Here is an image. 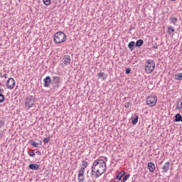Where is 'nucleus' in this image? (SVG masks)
Segmentation results:
<instances>
[{
    "label": "nucleus",
    "instance_id": "nucleus-24",
    "mask_svg": "<svg viewBox=\"0 0 182 182\" xmlns=\"http://www.w3.org/2000/svg\"><path fill=\"white\" fill-rule=\"evenodd\" d=\"M130 178V174L126 175L122 178V182H126Z\"/></svg>",
    "mask_w": 182,
    "mask_h": 182
},
{
    "label": "nucleus",
    "instance_id": "nucleus-6",
    "mask_svg": "<svg viewBox=\"0 0 182 182\" xmlns=\"http://www.w3.org/2000/svg\"><path fill=\"white\" fill-rule=\"evenodd\" d=\"M50 85H53V82L52 81V78L50 76H47L43 80V86L44 87H50Z\"/></svg>",
    "mask_w": 182,
    "mask_h": 182
},
{
    "label": "nucleus",
    "instance_id": "nucleus-1",
    "mask_svg": "<svg viewBox=\"0 0 182 182\" xmlns=\"http://www.w3.org/2000/svg\"><path fill=\"white\" fill-rule=\"evenodd\" d=\"M91 176L94 178H99L106 171V162L103 159H97L91 167Z\"/></svg>",
    "mask_w": 182,
    "mask_h": 182
},
{
    "label": "nucleus",
    "instance_id": "nucleus-20",
    "mask_svg": "<svg viewBox=\"0 0 182 182\" xmlns=\"http://www.w3.org/2000/svg\"><path fill=\"white\" fill-rule=\"evenodd\" d=\"M175 80H182V73L175 74Z\"/></svg>",
    "mask_w": 182,
    "mask_h": 182
},
{
    "label": "nucleus",
    "instance_id": "nucleus-28",
    "mask_svg": "<svg viewBox=\"0 0 182 182\" xmlns=\"http://www.w3.org/2000/svg\"><path fill=\"white\" fill-rule=\"evenodd\" d=\"M28 156H30V157H35L36 154H35V152L33 151H28Z\"/></svg>",
    "mask_w": 182,
    "mask_h": 182
},
{
    "label": "nucleus",
    "instance_id": "nucleus-23",
    "mask_svg": "<svg viewBox=\"0 0 182 182\" xmlns=\"http://www.w3.org/2000/svg\"><path fill=\"white\" fill-rule=\"evenodd\" d=\"M85 176V171L78 170V176L77 177H83Z\"/></svg>",
    "mask_w": 182,
    "mask_h": 182
},
{
    "label": "nucleus",
    "instance_id": "nucleus-42",
    "mask_svg": "<svg viewBox=\"0 0 182 182\" xmlns=\"http://www.w3.org/2000/svg\"><path fill=\"white\" fill-rule=\"evenodd\" d=\"M129 31H132V28H129Z\"/></svg>",
    "mask_w": 182,
    "mask_h": 182
},
{
    "label": "nucleus",
    "instance_id": "nucleus-3",
    "mask_svg": "<svg viewBox=\"0 0 182 182\" xmlns=\"http://www.w3.org/2000/svg\"><path fill=\"white\" fill-rule=\"evenodd\" d=\"M156 68V62L153 60H147L145 65L146 73H151Z\"/></svg>",
    "mask_w": 182,
    "mask_h": 182
},
{
    "label": "nucleus",
    "instance_id": "nucleus-43",
    "mask_svg": "<svg viewBox=\"0 0 182 182\" xmlns=\"http://www.w3.org/2000/svg\"><path fill=\"white\" fill-rule=\"evenodd\" d=\"M37 143H41V141H39L38 142H37Z\"/></svg>",
    "mask_w": 182,
    "mask_h": 182
},
{
    "label": "nucleus",
    "instance_id": "nucleus-9",
    "mask_svg": "<svg viewBox=\"0 0 182 182\" xmlns=\"http://www.w3.org/2000/svg\"><path fill=\"white\" fill-rule=\"evenodd\" d=\"M52 79L53 85L54 83V85H56L57 87H59L60 85V77L58 75H53Z\"/></svg>",
    "mask_w": 182,
    "mask_h": 182
},
{
    "label": "nucleus",
    "instance_id": "nucleus-4",
    "mask_svg": "<svg viewBox=\"0 0 182 182\" xmlns=\"http://www.w3.org/2000/svg\"><path fill=\"white\" fill-rule=\"evenodd\" d=\"M25 106L26 109H31L33 106H35V97L32 95L28 96L26 100Z\"/></svg>",
    "mask_w": 182,
    "mask_h": 182
},
{
    "label": "nucleus",
    "instance_id": "nucleus-14",
    "mask_svg": "<svg viewBox=\"0 0 182 182\" xmlns=\"http://www.w3.org/2000/svg\"><path fill=\"white\" fill-rule=\"evenodd\" d=\"M169 22L172 23V25H177V23L178 22V18L176 17H170L169 18Z\"/></svg>",
    "mask_w": 182,
    "mask_h": 182
},
{
    "label": "nucleus",
    "instance_id": "nucleus-5",
    "mask_svg": "<svg viewBox=\"0 0 182 182\" xmlns=\"http://www.w3.org/2000/svg\"><path fill=\"white\" fill-rule=\"evenodd\" d=\"M156 104H157V97L156 96L150 95L146 99V105L150 107H153L154 106H156Z\"/></svg>",
    "mask_w": 182,
    "mask_h": 182
},
{
    "label": "nucleus",
    "instance_id": "nucleus-13",
    "mask_svg": "<svg viewBox=\"0 0 182 182\" xmlns=\"http://www.w3.org/2000/svg\"><path fill=\"white\" fill-rule=\"evenodd\" d=\"M28 168H30V170H39V168H41V165L36 164H31L28 165Z\"/></svg>",
    "mask_w": 182,
    "mask_h": 182
},
{
    "label": "nucleus",
    "instance_id": "nucleus-33",
    "mask_svg": "<svg viewBox=\"0 0 182 182\" xmlns=\"http://www.w3.org/2000/svg\"><path fill=\"white\" fill-rule=\"evenodd\" d=\"M4 124H5V122H4L2 120H0V129L1 127H4Z\"/></svg>",
    "mask_w": 182,
    "mask_h": 182
},
{
    "label": "nucleus",
    "instance_id": "nucleus-22",
    "mask_svg": "<svg viewBox=\"0 0 182 182\" xmlns=\"http://www.w3.org/2000/svg\"><path fill=\"white\" fill-rule=\"evenodd\" d=\"M4 102H5V95L0 92V103H4Z\"/></svg>",
    "mask_w": 182,
    "mask_h": 182
},
{
    "label": "nucleus",
    "instance_id": "nucleus-17",
    "mask_svg": "<svg viewBox=\"0 0 182 182\" xmlns=\"http://www.w3.org/2000/svg\"><path fill=\"white\" fill-rule=\"evenodd\" d=\"M144 43V41L141 39H139L135 43V46L136 48H140V46H143V44Z\"/></svg>",
    "mask_w": 182,
    "mask_h": 182
},
{
    "label": "nucleus",
    "instance_id": "nucleus-15",
    "mask_svg": "<svg viewBox=\"0 0 182 182\" xmlns=\"http://www.w3.org/2000/svg\"><path fill=\"white\" fill-rule=\"evenodd\" d=\"M126 174V171H122L118 173L115 180H119V181H122V178Z\"/></svg>",
    "mask_w": 182,
    "mask_h": 182
},
{
    "label": "nucleus",
    "instance_id": "nucleus-16",
    "mask_svg": "<svg viewBox=\"0 0 182 182\" xmlns=\"http://www.w3.org/2000/svg\"><path fill=\"white\" fill-rule=\"evenodd\" d=\"M30 144H31V146H33V147L38 148V146H42V141H40V143H36L33 140H31L30 141Z\"/></svg>",
    "mask_w": 182,
    "mask_h": 182
},
{
    "label": "nucleus",
    "instance_id": "nucleus-39",
    "mask_svg": "<svg viewBox=\"0 0 182 182\" xmlns=\"http://www.w3.org/2000/svg\"><path fill=\"white\" fill-rule=\"evenodd\" d=\"M170 1H171L172 2H174V1H176V0H170Z\"/></svg>",
    "mask_w": 182,
    "mask_h": 182
},
{
    "label": "nucleus",
    "instance_id": "nucleus-41",
    "mask_svg": "<svg viewBox=\"0 0 182 182\" xmlns=\"http://www.w3.org/2000/svg\"><path fill=\"white\" fill-rule=\"evenodd\" d=\"M87 174H89V171H87Z\"/></svg>",
    "mask_w": 182,
    "mask_h": 182
},
{
    "label": "nucleus",
    "instance_id": "nucleus-35",
    "mask_svg": "<svg viewBox=\"0 0 182 182\" xmlns=\"http://www.w3.org/2000/svg\"><path fill=\"white\" fill-rule=\"evenodd\" d=\"M36 154H37V156H41V151H36Z\"/></svg>",
    "mask_w": 182,
    "mask_h": 182
},
{
    "label": "nucleus",
    "instance_id": "nucleus-38",
    "mask_svg": "<svg viewBox=\"0 0 182 182\" xmlns=\"http://www.w3.org/2000/svg\"><path fill=\"white\" fill-rule=\"evenodd\" d=\"M2 92H4V90L0 88V93H2Z\"/></svg>",
    "mask_w": 182,
    "mask_h": 182
},
{
    "label": "nucleus",
    "instance_id": "nucleus-37",
    "mask_svg": "<svg viewBox=\"0 0 182 182\" xmlns=\"http://www.w3.org/2000/svg\"><path fill=\"white\" fill-rule=\"evenodd\" d=\"M154 49H158L159 47L157 46V44H156L154 47H153Z\"/></svg>",
    "mask_w": 182,
    "mask_h": 182
},
{
    "label": "nucleus",
    "instance_id": "nucleus-12",
    "mask_svg": "<svg viewBox=\"0 0 182 182\" xmlns=\"http://www.w3.org/2000/svg\"><path fill=\"white\" fill-rule=\"evenodd\" d=\"M147 167L150 173H154V170H156V165L153 162L148 163Z\"/></svg>",
    "mask_w": 182,
    "mask_h": 182
},
{
    "label": "nucleus",
    "instance_id": "nucleus-31",
    "mask_svg": "<svg viewBox=\"0 0 182 182\" xmlns=\"http://www.w3.org/2000/svg\"><path fill=\"white\" fill-rule=\"evenodd\" d=\"M49 138H44V139L43 140L44 144H46V143H49Z\"/></svg>",
    "mask_w": 182,
    "mask_h": 182
},
{
    "label": "nucleus",
    "instance_id": "nucleus-36",
    "mask_svg": "<svg viewBox=\"0 0 182 182\" xmlns=\"http://www.w3.org/2000/svg\"><path fill=\"white\" fill-rule=\"evenodd\" d=\"M6 76H8V74L5 73L4 74V76H2V77H5L6 79H7L8 77Z\"/></svg>",
    "mask_w": 182,
    "mask_h": 182
},
{
    "label": "nucleus",
    "instance_id": "nucleus-34",
    "mask_svg": "<svg viewBox=\"0 0 182 182\" xmlns=\"http://www.w3.org/2000/svg\"><path fill=\"white\" fill-rule=\"evenodd\" d=\"M85 168H86V167L85 166H81L80 169H79L80 171H85Z\"/></svg>",
    "mask_w": 182,
    "mask_h": 182
},
{
    "label": "nucleus",
    "instance_id": "nucleus-26",
    "mask_svg": "<svg viewBox=\"0 0 182 182\" xmlns=\"http://www.w3.org/2000/svg\"><path fill=\"white\" fill-rule=\"evenodd\" d=\"M44 5L48 6V5H50V0H43Z\"/></svg>",
    "mask_w": 182,
    "mask_h": 182
},
{
    "label": "nucleus",
    "instance_id": "nucleus-7",
    "mask_svg": "<svg viewBox=\"0 0 182 182\" xmlns=\"http://www.w3.org/2000/svg\"><path fill=\"white\" fill-rule=\"evenodd\" d=\"M7 89H14L15 87V79L9 77L6 82Z\"/></svg>",
    "mask_w": 182,
    "mask_h": 182
},
{
    "label": "nucleus",
    "instance_id": "nucleus-21",
    "mask_svg": "<svg viewBox=\"0 0 182 182\" xmlns=\"http://www.w3.org/2000/svg\"><path fill=\"white\" fill-rule=\"evenodd\" d=\"M98 77H102L103 80H106L107 79V75L105 74V73H100L97 74Z\"/></svg>",
    "mask_w": 182,
    "mask_h": 182
},
{
    "label": "nucleus",
    "instance_id": "nucleus-2",
    "mask_svg": "<svg viewBox=\"0 0 182 182\" xmlns=\"http://www.w3.org/2000/svg\"><path fill=\"white\" fill-rule=\"evenodd\" d=\"M53 42L57 44L63 43V42H66V34L63 31H58L54 34L53 36Z\"/></svg>",
    "mask_w": 182,
    "mask_h": 182
},
{
    "label": "nucleus",
    "instance_id": "nucleus-8",
    "mask_svg": "<svg viewBox=\"0 0 182 182\" xmlns=\"http://www.w3.org/2000/svg\"><path fill=\"white\" fill-rule=\"evenodd\" d=\"M62 60L65 66H69V65H70V62H72V59H70V55H65Z\"/></svg>",
    "mask_w": 182,
    "mask_h": 182
},
{
    "label": "nucleus",
    "instance_id": "nucleus-29",
    "mask_svg": "<svg viewBox=\"0 0 182 182\" xmlns=\"http://www.w3.org/2000/svg\"><path fill=\"white\" fill-rule=\"evenodd\" d=\"M77 180H78L79 182H83V181H85V176L78 177Z\"/></svg>",
    "mask_w": 182,
    "mask_h": 182
},
{
    "label": "nucleus",
    "instance_id": "nucleus-19",
    "mask_svg": "<svg viewBox=\"0 0 182 182\" xmlns=\"http://www.w3.org/2000/svg\"><path fill=\"white\" fill-rule=\"evenodd\" d=\"M134 46H136V43H134V41H131L128 44V48L130 50H134Z\"/></svg>",
    "mask_w": 182,
    "mask_h": 182
},
{
    "label": "nucleus",
    "instance_id": "nucleus-10",
    "mask_svg": "<svg viewBox=\"0 0 182 182\" xmlns=\"http://www.w3.org/2000/svg\"><path fill=\"white\" fill-rule=\"evenodd\" d=\"M132 123L133 126H136L139 122V114H134L131 117Z\"/></svg>",
    "mask_w": 182,
    "mask_h": 182
},
{
    "label": "nucleus",
    "instance_id": "nucleus-25",
    "mask_svg": "<svg viewBox=\"0 0 182 182\" xmlns=\"http://www.w3.org/2000/svg\"><path fill=\"white\" fill-rule=\"evenodd\" d=\"M173 32H174V28H173L171 26L168 27V33L169 35H171V33H173Z\"/></svg>",
    "mask_w": 182,
    "mask_h": 182
},
{
    "label": "nucleus",
    "instance_id": "nucleus-27",
    "mask_svg": "<svg viewBox=\"0 0 182 182\" xmlns=\"http://www.w3.org/2000/svg\"><path fill=\"white\" fill-rule=\"evenodd\" d=\"M82 167H87V166H88V164H87V161H82Z\"/></svg>",
    "mask_w": 182,
    "mask_h": 182
},
{
    "label": "nucleus",
    "instance_id": "nucleus-18",
    "mask_svg": "<svg viewBox=\"0 0 182 182\" xmlns=\"http://www.w3.org/2000/svg\"><path fill=\"white\" fill-rule=\"evenodd\" d=\"M173 122H182L181 114H180L179 113L176 114L175 115V119H173Z\"/></svg>",
    "mask_w": 182,
    "mask_h": 182
},
{
    "label": "nucleus",
    "instance_id": "nucleus-40",
    "mask_svg": "<svg viewBox=\"0 0 182 182\" xmlns=\"http://www.w3.org/2000/svg\"><path fill=\"white\" fill-rule=\"evenodd\" d=\"M87 178H89V175H87Z\"/></svg>",
    "mask_w": 182,
    "mask_h": 182
},
{
    "label": "nucleus",
    "instance_id": "nucleus-32",
    "mask_svg": "<svg viewBox=\"0 0 182 182\" xmlns=\"http://www.w3.org/2000/svg\"><path fill=\"white\" fill-rule=\"evenodd\" d=\"M131 105H132V102H127L125 104L124 107H126V109H129Z\"/></svg>",
    "mask_w": 182,
    "mask_h": 182
},
{
    "label": "nucleus",
    "instance_id": "nucleus-11",
    "mask_svg": "<svg viewBox=\"0 0 182 182\" xmlns=\"http://www.w3.org/2000/svg\"><path fill=\"white\" fill-rule=\"evenodd\" d=\"M163 173H167L170 170V161H167L162 166Z\"/></svg>",
    "mask_w": 182,
    "mask_h": 182
},
{
    "label": "nucleus",
    "instance_id": "nucleus-30",
    "mask_svg": "<svg viewBox=\"0 0 182 182\" xmlns=\"http://www.w3.org/2000/svg\"><path fill=\"white\" fill-rule=\"evenodd\" d=\"M131 72H132V68H127V69L125 70V73H126L127 75H129Z\"/></svg>",
    "mask_w": 182,
    "mask_h": 182
}]
</instances>
